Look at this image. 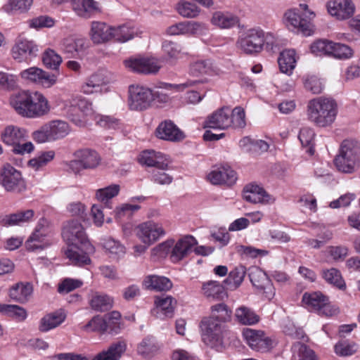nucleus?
<instances>
[{
	"label": "nucleus",
	"mask_w": 360,
	"mask_h": 360,
	"mask_svg": "<svg viewBox=\"0 0 360 360\" xmlns=\"http://www.w3.org/2000/svg\"><path fill=\"white\" fill-rule=\"evenodd\" d=\"M62 236L69 248L65 254L72 264L83 266L91 263L89 255L84 252L78 246L79 244L85 247L90 246L84 229L80 221L72 219L68 221L63 226Z\"/></svg>",
	"instance_id": "1"
},
{
	"label": "nucleus",
	"mask_w": 360,
	"mask_h": 360,
	"mask_svg": "<svg viewBox=\"0 0 360 360\" xmlns=\"http://www.w3.org/2000/svg\"><path fill=\"white\" fill-rule=\"evenodd\" d=\"M10 104L18 114L27 118H39L50 112L46 97L39 91H21L12 95Z\"/></svg>",
	"instance_id": "2"
},
{
	"label": "nucleus",
	"mask_w": 360,
	"mask_h": 360,
	"mask_svg": "<svg viewBox=\"0 0 360 360\" xmlns=\"http://www.w3.org/2000/svg\"><path fill=\"white\" fill-rule=\"evenodd\" d=\"M245 112L240 106L233 110L223 107L207 117L204 127L226 129L229 128L243 129L245 127Z\"/></svg>",
	"instance_id": "3"
},
{
	"label": "nucleus",
	"mask_w": 360,
	"mask_h": 360,
	"mask_svg": "<svg viewBox=\"0 0 360 360\" xmlns=\"http://www.w3.org/2000/svg\"><path fill=\"white\" fill-rule=\"evenodd\" d=\"M338 114V105L335 100L319 97L309 101L307 105V116L310 122L319 127L330 126Z\"/></svg>",
	"instance_id": "4"
},
{
	"label": "nucleus",
	"mask_w": 360,
	"mask_h": 360,
	"mask_svg": "<svg viewBox=\"0 0 360 360\" xmlns=\"http://www.w3.org/2000/svg\"><path fill=\"white\" fill-rule=\"evenodd\" d=\"M75 159L67 163L69 170L75 174H79L84 169H94L98 167L101 158L94 150L83 148L74 153Z\"/></svg>",
	"instance_id": "5"
},
{
	"label": "nucleus",
	"mask_w": 360,
	"mask_h": 360,
	"mask_svg": "<svg viewBox=\"0 0 360 360\" xmlns=\"http://www.w3.org/2000/svg\"><path fill=\"white\" fill-rule=\"evenodd\" d=\"M264 32L260 28L247 30L238 38L236 46L245 54L259 53L264 47Z\"/></svg>",
	"instance_id": "6"
},
{
	"label": "nucleus",
	"mask_w": 360,
	"mask_h": 360,
	"mask_svg": "<svg viewBox=\"0 0 360 360\" xmlns=\"http://www.w3.org/2000/svg\"><path fill=\"white\" fill-rule=\"evenodd\" d=\"M202 339L208 346L213 347L221 342L222 323L214 317H205L200 322Z\"/></svg>",
	"instance_id": "7"
},
{
	"label": "nucleus",
	"mask_w": 360,
	"mask_h": 360,
	"mask_svg": "<svg viewBox=\"0 0 360 360\" xmlns=\"http://www.w3.org/2000/svg\"><path fill=\"white\" fill-rule=\"evenodd\" d=\"M135 234L144 245L150 246L166 232L161 224L149 221L139 224L135 228Z\"/></svg>",
	"instance_id": "8"
},
{
	"label": "nucleus",
	"mask_w": 360,
	"mask_h": 360,
	"mask_svg": "<svg viewBox=\"0 0 360 360\" xmlns=\"http://www.w3.org/2000/svg\"><path fill=\"white\" fill-rule=\"evenodd\" d=\"M129 105L133 110H143L147 109L153 102L152 90L143 86H129Z\"/></svg>",
	"instance_id": "9"
},
{
	"label": "nucleus",
	"mask_w": 360,
	"mask_h": 360,
	"mask_svg": "<svg viewBox=\"0 0 360 360\" xmlns=\"http://www.w3.org/2000/svg\"><path fill=\"white\" fill-rule=\"evenodd\" d=\"M243 335L252 349L259 352L271 350L276 345L275 341L266 336L263 331L247 328Z\"/></svg>",
	"instance_id": "10"
},
{
	"label": "nucleus",
	"mask_w": 360,
	"mask_h": 360,
	"mask_svg": "<svg viewBox=\"0 0 360 360\" xmlns=\"http://www.w3.org/2000/svg\"><path fill=\"white\" fill-rule=\"evenodd\" d=\"M302 302L309 307L327 316H332L337 311V309L329 303L328 298L320 292H305L302 297Z\"/></svg>",
	"instance_id": "11"
},
{
	"label": "nucleus",
	"mask_w": 360,
	"mask_h": 360,
	"mask_svg": "<svg viewBox=\"0 0 360 360\" xmlns=\"http://www.w3.org/2000/svg\"><path fill=\"white\" fill-rule=\"evenodd\" d=\"M1 176L2 185L6 191L21 192L25 189L20 172L11 165H4Z\"/></svg>",
	"instance_id": "12"
},
{
	"label": "nucleus",
	"mask_w": 360,
	"mask_h": 360,
	"mask_svg": "<svg viewBox=\"0 0 360 360\" xmlns=\"http://www.w3.org/2000/svg\"><path fill=\"white\" fill-rule=\"evenodd\" d=\"M111 72L101 70L91 75L82 86V91L85 94H91L102 91L103 87L112 82Z\"/></svg>",
	"instance_id": "13"
},
{
	"label": "nucleus",
	"mask_w": 360,
	"mask_h": 360,
	"mask_svg": "<svg viewBox=\"0 0 360 360\" xmlns=\"http://www.w3.org/2000/svg\"><path fill=\"white\" fill-rule=\"evenodd\" d=\"M38 46L32 41L18 40L11 49L13 59L18 63L32 61L38 53Z\"/></svg>",
	"instance_id": "14"
},
{
	"label": "nucleus",
	"mask_w": 360,
	"mask_h": 360,
	"mask_svg": "<svg viewBox=\"0 0 360 360\" xmlns=\"http://www.w3.org/2000/svg\"><path fill=\"white\" fill-rule=\"evenodd\" d=\"M20 77L28 82L41 84L49 88L56 82V76L49 74L37 67H31L20 72Z\"/></svg>",
	"instance_id": "15"
},
{
	"label": "nucleus",
	"mask_w": 360,
	"mask_h": 360,
	"mask_svg": "<svg viewBox=\"0 0 360 360\" xmlns=\"http://www.w3.org/2000/svg\"><path fill=\"white\" fill-rule=\"evenodd\" d=\"M87 48L88 43L84 38L70 37L61 44V50L68 58H82Z\"/></svg>",
	"instance_id": "16"
},
{
	"label": "nucleus",
	"mask_w": 360,
	"mask_h": 360,
	"mask_svg": "<svg viewBox=\"0 0 360 360\" xmlns=\"http://www.w3.org/2000/svg\"><path fill=\"white\" fill-rule=\"evenodd\" d=\"M48 221L45 219H41L34 230V232L28 238L25 243L27 250L35 251L37 250H43L48 243L44 242L45 237L49 233Z\"/></svg>",
	"instance_id": "17"
},
{
	"label": "nucleus",
	"mask_w": 360,
	"mask_h": 360,
	"mask_svg": "<svg viewBox=\"0 0 360 360\" xmlns=\"http://www.w3.org/2000/svg\"><path fill=\"white\" fill-rule=\"evenodd\" d=\"M124 65L131 70L144 75L155 74L160 68L155 59L148 58H130L124 60Z\"/></svg>",
	"instance_id": "18"
},
{
	"label": "nucleus",
	"mask_w": 360,
	"mask_h": 360,
	"mask_svg": "<svg viewBox=\"0 0 360 360\" xmlns=\"http://www.w3.org/2000/svg\"><path fill=\"white\" fill-rule=\"evenodd\" d=\"M328 13L339 20L352 17L355 11V6L352 0H331L327 3Z\"/></svg>",
	"instance_id": "19"
},
{
	"label": "nucleus",
	"mask_w": 360,
	"mask_h": 360,
	"mask_svg": "<svg viewBox=\"0 0 360 360\" xmlns=\"http://www.w3.org/2000/svg\"><path fill=\"white\" fill-rule=\"evenodd\" d=\"M207 180L214 185L232 186L237 180L236 173L229 167L213 168L207 176Z\"/></svg>",
	"instance_id": "20"
},
{
	"label": "nucleus",
	"mask_w": 360,
	"mask_h": 360,
	"mask_svg": "<svg viewBox=\"0 0 360 360\" xmlns=\"http://www.w3.org/2000/svg\"><path fill=\"white\" fill-rule=\"evenodd\" d=\"M198 244L196 239L191 236L186 235L180 238L171 252V259L174 262H178L187 257L193 250L194 246Z\"/></svg>",
	"instance_id": "21"
},
{
	"label": "nucleus",
	"mask_w": 360,
	"mask_h": 360,
	"mask_svg": "<svg viewBox=\"0 0 360 360\" xmlns=\"http://www.w3.org/2000/svg\"><path fill=\"white\" fill-rule=\"evenodd\" d=\"M139 162L142 165L153 167L155 169H167L168 161L164 154L155 150H145L139 158Z\"/></svg>",
	"instance_id": "22"
},
{
	"label": "nucleus",
	"mask_w": 360,
	"mask_h": 360,
	"mask_svg": "<svg viewBox=\"0 0 360 360\" xmlns=\"http://www.w3.org/2000/svg\"><path fill=\"white\" fill-rule=\"evenodd\" d=\"M90 37L96 44H103L112 39V27L102 22H93L90 31Z\"/></svg>",
	"instance_id": "23"
},
{
	"label": "nucleus",
	"mask_w": 360,
	"mask_h": 360,
	"mask_svg": "<svg viewBox=\"0 0 360 360\" xmlns=\"http://www.w3.org/2000/svg\"><path fill=\"white\" fill-rule=\"evenodd\" d=\"M156 134L158 138L170 141H179L184 137L183 132L170 120L161 122Z\"/></svg>",
	"instance_id": "24"
},
{
	"label": "nucleus",
	"mask_w": 360,
	"mask_h": 360,
	"mask_svg": "<svg viewBox=\"0 0 360 360\" xmlns=\"http://www.w3.org/2000/svg\"><path fill=\"white\" fill-rule=\"evenodd\" d=\"M243 198L251 203H269L270 195L264 189L256 184L246 185L243 189Z\"/></svg>",
	"instance_id": "25"
},
{
	"label": "nucleus",
	"mask_w": 360,
	"mask_h": 360,
	"mask_svg": "<svg viewBox=\"0 0 360 360\" xmlns=\"http://www.w3.org/2000/svg\"><path fill=\"white\" fill-rule=\"evenodd\" d=\"M66 314L62 311H56L44 315L39 321L38 329L46 333L59 326L65 321Z\"/></svg>",
	"instance_id": "26"
},
{
	"label": "nucleus",
	"mask_w": 360,
	"mask_h": 360,
	"mask_svg": "<svg viewBox=\"0 0 360 360\" xmlns=\"http://www.w3.org/2000/svg\"><path fill=\"white\" fill-rule=\"evenodd\" d=\"M201 290L204 296L210 300H222L227 297L224 285L219 281L204 282Z\"/></svg>",
	"instance_id": "27"
},
{
	"label": "nucleus",
	"mask_w": 360,
	"mask_h": 360,
	"mask_svg": "<svg viewBox=\"0 0 360 360\" xmlns=\"http://www.w3.org/2000/svg\"><path fill=\"white\" fill-rule=\"evenodd\" d=\"M34 216V212L33 210L18 211L15 213L5 215L0 220V224L3 226L21 225L31 221Z\"/></svg>",
	"instance_id": "28"
},
{
	"label": "nucleus",
	"mask_w": 360,
	"mask_h": 360,
	"mask_svg": "<svg viewBox=\"0 0 360 360\" xmlns=\"http://www.w3.org/2000/svg\"><path fill=\"white\" fill-rule=\"evenodd\" d=\"M127 349L124 341L112 343L107 350L98 353L93 360H120Z\"/></svg>",
	"instance_id": "29"
},
{
	"label": "nucleus",
	"mask_w": 360,
	"mask_h": 360,
	"mask_svg": "<svg viewBox=\"0 0 360 360\" xmlns=\"http://www.w3.org/2000/svg\"><path fill=\"white\" fill-rule=\"evenodd\" d=\"M146 289L157 291H167L172 288V283L167 277L158 275H148L143 281Z\"/></svg>",
	"instance_id": "30"
},
{
	"label": "nucleus",
	"mask_w": 360,
	"mask_h": 360,
	"mask_svg": "<svg viewBox=\"0 0 360 360\" xmlns=\"http://www.w3.org/2000/svg\"><path fill=\"white\" fill-rule=\"evenodd\" d=\"M32 292L33 288L31 283H19L10 289L9 297L13 301L23 304L29 300Z\"/></svg>",
	"instance_id": "31"
},
{
	"label": "nucleus",
	"mask_w": 360,
	"mask_h": 360,
	"mask_svg": "<svg viewBox=\"0 0 360 360\" xmlns=\"http://www.w3.org/2000/svg\"><path fill=\"white\" fill-rule=\"evenodd\" d=\"M26 138V131L15 126L6 127L1 133V139L7 145L14 146Z\"/></svg>",
	"instance_id": "32"
},
{
	"label": "nucleus",
	"mask_w": 360,
	"mask_h": 360,
	"mask_svg": "<svg viewBox=\"0 0 360 360\" xmlns=\"http://www.w3.org/2000/svg\"><path fill=\"white\" fill-rule=\"evenodd\" d=\"M72 6L78 15L85 18L99 11L98 3L94 0H73Z\"/></svg>",
	"instance_id": "33"
},
{
	"label": "nucleus",
	"mask_w": 360,
	"mask_h": 360,
	"mask_svg": "<svg viewBox=\"0 0 360 360\" xmlns=\"http://www.w3.org/2000/svg\"><path fill=\"white\" fill-rule=\"evenodd\" d=\"M120 186L118 184H112L96 191V198L104 205V207L111 210L112 203L111 199L119 194Z\"/></svg>",
	"instance_id": "34"
},
{
	"label": "nucleus",
	"mask_w": 360,
	"mask_h": 360,
	"mask_svg": "<svg viewBox=\"0 0 360 360\" xmlns=\"http://www.w3.org/2000/svg\"><path fill=\"white\" fill-rule=\"evenodd\" d=\"M285 19L288 27L296 29L305 35H309L310 31L308 27H304L303 17L296 9L289 10L285 13Z\"/></svg>",
	"instance_id": "35"
},
{
	"label": "nucleus",
	"mask_w": 360,
	"mask_h": 360,
	"mask_svg": "<svg viewBox=\"0 0 360 360\" xmlns=\"http://www.w3.org/2000/svg\"><path fill=\"white\" fill-rule=\"evenodd\" d=\"M278 63L282 72L290 75L295 68V51L292 49L284 50L281 53Z\"/></svg>",
	"instance_id": "36"
},
{
	"label": "nucleus",
	"mask_w": 360,
	"mask_h": 360,
	"mask_svg": "<svg viewBox=\"0 0 360 360\" xmlns=\"http://www.w3.org/2000/svg\"><path fill=\"white\" fill-rule=\"evenodd\" d=\"M102 245L105 253L114 259H118L125 255V247L120 241L112 238L103 239Z\"/></svg>",
	"instance_id": "37"
},
{
	"label": "nucleus",
	"mask_w": 360,
	"mask_h": 360,
	"mask_svg": "<svg viewBox=\"0 0 360 360\" xmlns=\"http://www.w3.org/2000/svg\"><path fill=\"white\" fill-rule=\"evenodd\" d=\"M334 163L338 171L347 174L354 172L360 167V160L339 154L335 157Z\"/></svg>",
	"instance_id": "38"
},
{
	"label": "nucleus",
	"mask_w": 360,
	"mask_h": 360,
	"mask_svg": "<svg viewBox=\"0 0 360 360\" xmlns=\"http://www.w3.org/2000/svg\"><path fill=\"white\" fill-rule=\"evenodd\" d=\"M46 126L52 141L65 137L70 131L68 124L62 120L51 121L46 124Z\"/></svg>",
	"instance_id": "39"
},
{
	"label": "nucleus",
	"mask_w": 360,
	"mask_h": 360,
	"mask_svg": "<svg viewBox=\"0 0 360 360\" xmlns=\"http://www.w3.org/2000/svg\"><path fill=\"white\" fill-rule=\"evenodd\" d=\"M155 304L158 313L160 311L167 317H172L176 302L172 296L162 295L155 297Z\"/></svg>",
	"instance_id": "40"
},
{
	"label": "nucleus",
	"mask_w": 360,
	"mask_h": 360,
	"mask_svg": "<svg viewBox=\"0 0 360 360\" xmlns=\"http://www.w3.org/2000/svg\"><path fill=\"white\" fill-rule=\"evenodd\" d=\"M137 32L134 27L122 25L117 27H112V39L118 42H126L132 39Z\"/></svg>",
	"instance_id": "41"
},
{
	"label": "nucleus",
	"mask_w": 360,
	"mask_h": 360,
	"mask_svg": "<svg viewBox=\"0 0 360 360\" xmlns=\"http://www.w3.org/2000/svg\"><path fill=\"white\" fill-rule=\"evenodd\" d=\"M89 304L93 309L105 311L112 308L113 300L107 295L96 292L92 295Z\"/></svg>",
	"instance_id": "42"
},
{
	"label": "nucleus",
	"mask_w": 360,
	"mask_h": 360,
	"mask_svg": "<svg viewBox=\"0 0 360 360\" xmlns=\"http://www.w3.org/2000/svg\"><path fill=\"white\" fill-rule=\"evenodd\" d=\"M339 155L360 160V143L357 141L352 139L343 141Z\"/></svg>",
	"instance_id": "43"
},
{
	"label": "nucleus",
	"mask_w": 360,
	"mask_h": 360,
	"mask_svg": "<svg viewBox=\"0 0 360 360\" xmlns=\"http://www.w3.org/2000/svg\"><path fill=\"white\" fill-rule=\"evenodd\" d=\"M240 147L245 148L247 151L260 153L267 151L269 149V144L259 139H252L249 137H244L240 141Z\"/></svg>",
	"instance_id": "44"
},
{
	"label": "nucleus",
	"mask_w": 360,
	"mask_h": 360,
	"mask_svg": "<svg viewBox=\"0 0 360 360\" xmlns=\"http://www.w3.org/2000/svg\"><path fill=\"white\" fill-rule=\"evenodd\" d=\"M321 274L326 281L333 285L340 290H345L346 288L345 282L338 269L335 268L323 269Z\"/></svg>",
	"instance_id": "45"
},
{
	"label": "nucleus",
	"mask_w": 360,
	"mask_h": 360,
	"mask_svg": "<svg viewBox=\"0 0 360 360\" xmlns=\"http://www.w3.org/2000/svg\"><path fill=\"white\" fill-rule=\"evenodd\" d=\"M0 313L18 321H23L27 316V311L24 308L15 304H0Z\"/></svg>",
	"instance_id": "46"
},
{
	"label": "nucleus",
	"mask_w": 360,
	"mask_h": 360,
	"mask_svg": "<svg viewBox=\"0 0 360 360\" xmlns=\"http://www.w3.org/2000/svg\"><path fill=\"white\" fill-rule=\"evenodd\" d=\"M212 22L221 28H230L238 22V18L229 13L216 12L212 18Z\"/></svg>",
	"instance_id": "47"
},
{
	"label": "nucleus",
	"mask_w": 360,
	"mask_h": 360,
	"mask_svg": "<svg viewBox=\"0 0 360 360\" xmlns=\"http://www.w3.org/2000/svg\"><path fill=\"white\" fill-rule=\"evenodd\" d=\"M237 320L243 325H252L259 321V316L250 308L242 306L236 311Z\"/></svg>",
	"instance_id": "48"
},
{
	"label": "nucleus",
	"mask_w": 360,
	"mask_h": 360,
	"mask_svg": "<svg viewBox=\"0 0 360 360\" xmlns=\"http://www.w3.org/2000/svg\"><path fill=\"white\" fill-rule=\"evenodd\" d=\"M292 351L295 360H316L314 351L300 342L294 344Z\"/></svg>",
	"instance_id": "49"
},
{
	"label": "nucleus",
	"mask_w": 360,
	"mask_h": 360,
	"mask_svg": "<svg viewBox=\"0 0 360 360\" xmlns=\"http://www.w3.org/2000/svg\"><path fill=\"white\" fill-rule=\"evenodd\" d=\"M212 315L214 319L224 323L231 319L232 311L224 303H219L211 307Z\"/></svg>",
	"instance_id": "50"
},
{
	"label": "nucleus",
	"mask_w": 360,
	"mask_h": 360,
	"mask_svg": "<svg viewBox=\"0 0 360 360\" xmlns=\"http://www.w3.org/2000/svg\"><path fill=\"white\" fill-rule=\"evenodd\" d=\"M212 70V64L210 60H198L191 63L189 67V73L194 77L209 75Z\"/></svg>",
	"instance_id": "51"
},
{
	"label": "nucleus",
	"mask_w": 360,
	"mask_h": 360,
	"mask_svg": "<svg viewBox=\"0 0 360 360\" xmlns=\"http://www.w3.org/2000/svg\"><path fill=\"white\" fill-rule=\"evenodd\" d=\"M42 61L47 68L56 70L62 63V57L54 50L48 49L43 53Z\"/></svg>",
	"instance_id": "52"
},
{
	"label": "nucleus",
	"mask_w": 360,
	"mask_h": 360,
	"mask_svg": "<svg viewBox=\"0 0 360 360\" xmlns=\"http://www.w3.org/2000/svg\"><path fill=\"white\" fill-rule=\"evenodd\" d=\"M176 10L179 15L187 18L197 17L200 11V9L195 4L185 1H181L176 5Z\"/></svg>",
	"instance_id": "53"
},
{
	"label": "nucleus",
	"mask_w": 360,
	"mask_h": 360,
	"mask_svg": "<svg viewBox=\"0 0 360 360\" xmlns=\"http://www.w3.org/2000/svg\"><path fill=\"white\" fill-rule=\"evenodd\" d=\"M315 133L312 129L309 127H303L300 129L298 138L302 145L304 147H309L307 153L311 155L314 153V139Z\"/></svg>",
	"instance_id": "54"
},
{
	"label": "nucleus",
	"mask_w": 360,
	"mask_h": 360,
	"mask_svg": "<svg viewBox=\"0 0 360 360\" xmlns=\"http://www.w3.org/2000/svg\"><path fill=\"white\" fill-rule=\"evenodd\" d=\"M158 349L153 338L147 337L144 338L137 347V352L145 358L150 357Z\"/></svg>",
	"instance_id": "55"
},
{
	"label": "nucleus",
	"mask_w": 360,
	"mask_h": 360,
	"mask_svg": "<svg viewBox=\"0 0 360 360\" xmlns=\"http://www.w3.org/2000/svg\"><path fill=\"white\" fill-rule=\"evenodd\" d=\"M333 50H331L330 56L340 60L350 58L353 56V50L347 45L341 43L332 44Z\"/></svg>",
	"instance_id": "56"
},
{
	"label": "nucleus",
	"mask_w": 360,
	"mask_h": 360,
	"mask_svg": "<svg viewBox=\"0 0 360 360\" xmlns=\"http://www.w3.org/2000/svg\"><path fill=\"white\" fill-rule=\"evenodd\" d=\"M246 274V268L243 265L236 266L229 274L225 282L232 285L231 287L238 288L243 282Z\"/></svg>",
	"instance_id": "57"
},
{
	"label": "nucleus",
	"mask_w": 360,
	"mask_h": 360,
	"mask_svg": "<svg viewBox=\"0 0 360 360\" xmlns=\"http://www.w3.org/2000/svg\"><path fill=\"white\" fill-rule=\"evenodd\" d=\"M333 41L328 40H317L314 41L310 46L311 51L316 56H328L331 55Z\"/></svg>",
	"instance_id": "58"
},
{
	"label": "nucleus",
	"mask_w": 360,
	"mask_h": 360,
	"mask_svg": "<svg viewBox=\"0 0 360 360\" xmlns=\"http://www.w3.org/2000/svg\"><path fill=\"white\" fill-rule=\"evenodd\" d=\"M54 156L55 153L53 150L42 152L37 157L31 159L28 164L31 167L38 170L51 162L54 158Z\"/></svg>",
	"instance_id": "59"
},
{
	"label": "nucleus",
	"mask_w": 360,
	"mask_h": 360,
	"mask_svg": "<svg viewBox=\"0 0 360 360\" xmlns=\"http://www.w3.org/2000/svg\"><path fill=\"white\" fill-rule=\"evenodd\" d=\"M84 330L88 332L91 331H109L108 323L107 320L96 316L93 317L84 326Z\"/></svg>",
	"instance_id": "60"
},
{
	"label": "nucleus",
	"mask_w": 360,
	"mask_h": 360,
	"mask_svg": "<svg viewBox=\"0 0 360 360\" xmlns=\"http://www.w3.org/2000/svg\"><path fill=\"white\" fill-rule=\"evenodd\" d=\"M248 276L252 284L257 289L262 287L268 278L266 274L257 266L249 269Z\"/></svg>",
	"instance_id": "61"
},
{
	"label": "nucleus",
	"mask_w": 360,
	"mask_h": 360,
	"mask_svg": "<svg viewBox=\"0 0 360 360\" xmlns=\"http://www.w3.org/2000/svg\"><path fill=\"white\" fill-rule=\"evenodd\" d=\"M162 49L168 59H176L181 51L180 44L169 40L162 42Z\"/></svg>",
	"instance_id": "62"
},
{
	"label": "nucleus",
	"mask_w": 360,
	"mask_h": 360,
	"mask_svg": "<svg viewBox=\"0 0 360 360\" xmlns=\"http://www.w3.org/2000/svg\"><path fill=\"white\" fill-rule=\"evenodd\" d=\"M357 348V345L355 343H349L346 341L339 342L335 345V353L342 356H349L354 354Z\"/></svg>",
	"instance_id": "63"
},
{
	"label": "nucleus",
	"mask_w": 360,
	"mask_h": 360,
	"mask_svg": "<svg viewBox=\"0 0 360 360\" xmlns=\"http://www.w3.org/2000/svg\"><path fill=\"white\" fill-rule=\"evenodd\" d=\"M82 281L78 279L65 278L59 285V293H68L82 285Z\"/></svg>",
	"instance_id": "64"
}]
</instances>
